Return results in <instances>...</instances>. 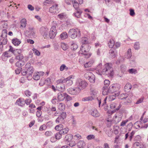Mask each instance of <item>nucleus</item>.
I'll return each instance as SVG.
<instances>
[{"label": "nucleus", "mask_w": 148, "mask_h": 148, "mask_svg": "<svg viewBox=\"0 0 148 148\" xmlns=\"http://www.w3.org/2000/svg\"><path fill=\"white\" fill-rule=\"evenodd\" d=\"M102 64L100 63L99 64L97 67V69H98L97 73L99 75H111V73L113 71V69L112 67L111 64L110 63H106L104 66V68L101 71L100 69L101 68L102 66Z\"/></svg>", "instance_id": "obj_1"}, {"label": "nucleus", "mask_w": 148, "mask_h": 148, "mask_svg": "<svg viewBox=\"0 0 148 148\" xmlns=\"http://www.w3.org/2000/svg\"><path fill=\"white\" fill-rule=\"evenodd\" d=\"M25 69H23L21 71V73L23 75H26L27 79L32 78V74L34 69L33 66H31L30 63H27L25 65Z\"/></svg>", "instance_id": "obj_2"}, {"label": "nucleus", "mask_w": 148, "mask_h": 148, "mask_svg": "<svg viewBox=\"0 0 148 148\" xmlns=\"http://www.w3.org/2000/svg\"><path fill=\"white\" fill-rule=\"evenodd\" d=\"M87 85L88 84L85 81L78 79L76 81L75 86L79 92L81 90L85 89Z\"/></svg>", "instance_id": "obj_3"}, {"label": "nucleus", "mask_w": 148, "mask_h": 148, "mask_svg": "<svg viewBox=\"0 0 148 148\" xmlns=\"http://www.w3.org/2000/svg\"><path fill=\"white\" fill-rule=\"evenodd\" d=\"M88 39L86 37L82 38V45L81 46L80 50L83 52H88L90 50V47L88 44Z\"/></svg>", "instance_id": "obj_4"}, {"label": "nucleus", "mask_w": 148, "mask_h": 148, "mask_svg": "<svg viewBox=\"0 0 148 148\" xmlns=\"http://www.w3.org/2000/svg\"><path fill=\"white\" fill-rule=\"evenodd\" d=\"M68 35L71 38L74 39L80 36V32L78 29H70L68 32Z\"/></svg>", "instance_id": "obj_5"}, {"label": "nucleus", "mask_w": 148, "mask_h": 148, "mask_svg": "<svg viewBox=\"0 0 148 148\" xmlns=\"http://www.w3.org/2000/svg\"><path fill=\"white\" fill-rule=\"evenodd\" d=\"M98 92L95 90L93 89L91 90V96H89L83 98L82 100L83 101H92L93 99L96 96Z\"/></svg>", "instance_id": "obj_6"}, {"label": "nucleus", "mask_w": 148, "mask_h": 148, "mask_svg": "<svg viewBox=\"0 0 148 148\" xmlns=\"http://www.w3.org/2000/svg\"><path fill=\"white\" fill-rule=\"evenodd\" d=\"M120 88V85L119 84H112L109 87V91L110 93H113L118 91Z\"/></svg>", "instance_id": "obj_7"}, {"label": "nucleus", "mask_w": 148, "mask_h": 148, "mask_svg": "<svg viewBox=\"0 0 148 148\" xmlns=\"http://www.w3.org/2000/svg\"><path fill=\"white\" fill-rule=\"evenodd\" d=\"M49 32L48 29L45 27H42L40 29V34L44 38L48 36Z\"/></svg>", "instance_id": "obj_8"}, {"label": "nucleus", "mask_w": 148, "mask_h": 148, "mask_svg": "<svg viewBox=\"0 0 148 148\" xmlns=\"http://www.w3.org/2000/svg\"><path fill=\"white\" fill-rule=\"evenodd\" d=\"M57 34V30L56 26H52L51 27L49 32V36L51 39H53L56 36Z\"/></svg>", "instance_id": "obj_9"}, {"label": "nucleus", "mask_w": 148, "mask_h": 148, "mask_svg": "<svg viewBox=\"0 0 148 148\" xmlns=\"http://www.w3.org/2000/svg\"><path fill=\"white\" fill-rule=\"evenodd\" d=\"M58 5L57 4H55L52 5L49 9L50 12L55 14L59 12Z\"/></svg>", "instance_id": "obj_10"}, {"label": "nucleus", "mask_w": 148, "mask_h": 148, "mask_svg": "<svg viewBox=\"0 0 148 148\" xmlns=\"http://www.w3.org/2000/svg\"><path fill=\"white\" fill-rule=\"evenodd\" d=\"M73 76L70 75L66 78L64 79V82L66 83V85L67 86H70L72 85L73 84V81L72 79Z\"/></svg>", "instance_id": "obj_11"}, {"label": "nucleus", "mask_w": 148, "mask_h": 148, "mask_svg": "<svg viewBox=\"0 0 148 148\" xmlns=\"http://www.w3.org/2000/svg\"><path fill=\"white\" fill-rule=\"evenodd\" d=\"M67 91L69 94L72 95H77L79 93L75 87V88H68Z\"/></svg>", "instance_id": "obj_12"}, {"label": "nucleus", "mask_w": 148, "mask_h": 148, "mask_svg": "<svg viewBox=\"0 0 148 148\" xmlns=\"http://www.w3.org/2000/svg\"><path fill=\"white\" fill-rule=\"evenodd\" d=\"M15 104L21 107L25 105V101L24 99L20 98L17 100Z\"/></svg>", "instance_id": "obj_13"}, {"label": "nucleus", "mask_w": 148, "mask_h": 148, "mask_svg": "<svg viewBox=\"0 0 148 148\" xmlns=\"http://www.w3.org/2000/svg\"><path fill=\"white\" fill-rule=\"evenodd\" d=\"M75 10L76 12L73 14V15L77 18H80L82 13V11L80 9Z\"/></svg>", "instance_id": "obj_14"}, {"label": "nucleus", "mask_w": 148, "mask_h": 148, "mask_svg": "<svg viewBox=\"0 0 148 148\" xmlns=\"http://www.w3.org/2000/svg\"><path fill=\"white\" fill-rule=\"evenodd\" d=\"M7 34V31L5 29H3L2 32V34L1 35L2 36L4 37L3 39V43L5 44L6 43V41L7 40V39L6 38Z\"/></svg>", "instance_id": "obj_15"}, {"label": "nucleus", "mask_w": 148, "mask_h": 148, "mask_svg": "<svg viewBox=\"0 0 148 148\" xmlns=\"http://www.w3.org/2000/svg\"><path fill=\"white\" fill-rule=\"evenodd\" d=\"M86 145V143L84 140H79L77 143V146L79 148H84Z\"/></svg>", "instance_id": "obj_16"}, {"label": "nucleus", "mask_w": 148, "mask_h": 148, "mask_svg": "<svg viewBox=\"0 0 148 148\" xmlns=\"http://www.w3.org/2000/svg\"><path fill=\"white\" fill-rule=\"evenodd\" d=\"M133 146L135 148H143V145L141 142H136L133 144Z\"/></svg>", "instance_id": "obj_17"}, {"label": "nucleus", "mask_w": 148, "mask_h": 148, "mask_svg": "<svg viewBox=\"0 0 148 148\" xmlns=\"http://www.w3.org/2000/svg\"><path fill=\"white\" fill-rule=\"evenodd\" d=\"M90 113L92 115L95 117H97L99 116V113L96 109L92 110L90 112Z\"/></svg>", "instance_id": "obj_18"}, {"label": "nucleus", "mask_w": 148, "mask_h": 148, "mask_svg": "<svg viewBox=\"0 0 148 148\" xmlns=\"http://www.w3.org/2000/svg\"><path fill=\"white\" fill-rule=\"evenodd\" d=\"M58 98L59 101H63L65 98V93L60 92L58 94Z\"/></svg>", "instance_id": "obj_19"}, {"label": "nucleus", "mask_w": 148, "mask_h": 148, "mask_svg": "<svg viewBox=\"0 0 148 148\" xmlns=\"http://www.w3.org/2000/svg\"><path fill=\"white\" fill-rule=\"evenodd\" d=\"M71 48L72 50H75L77 48L78 46L73 41L70 42Z\"/></svg>", "instance_id": "obj_20"}, {"label": "nucleus", "mask_w": 148, "mask_h": 148, "mask_svg": "<svg viewBox=\"0 0 148 148\" xmlns=\"http://www.w3.org/2000/svg\"><path fill=\"white\" fill-rule=\"evenodd\" d=\"M21 25L20 28H25L26 27L27 24V20L25 18L22 19L20 21Z\"/></svg>", "instance_id": "obj_21"}, {"label": "nucleus", "mask_w": 148, "mask_h": 148, "mask_svg": "<svg viewBox=\"0 0 148 148\" xmlns=\"http://www.w3.org/2000/svg\"><path fill=\"white\" fill-rule=\"evenodd\" d=\"M68 34L66 32H63L60 35V38L62 40H64L66 39L68 37Z\"/></svg>", "instance_id": "obj_22"}, {"label": "nucleus", "mask_w": 148, "mask_h": 148, "mask_svg": "<svg viewBox=\"0 0 148 148\" xmlns=\"http://www.w3.org/2000/svg\"><path fill=\"white\" fill-rule=\"evenodd\" d=\"M132 88V86L129 83H127L124 87V90L126 92H129Z\"/></svg>", "instance_id": "obj_23"}, {"label": "nucleus", "mask_w": 148, "mask_h": 148, "mask_svg": "<svg viewBox=\"0 0 148 148\" xmlns=\"http://www.w3.org/2000/svg\"><path fill=\"white\" fill-rule=\"evenodd\" d=\"M132 54L131 49H129L128 50L127 52L126 53V54L125 55V57L127 59L130 58L132 56Z\"/></svg>", "instance_id": "obj_24"}, {"label": "nucleus", "mask_w": 148, "mask_h": 148, "mask_svg": "<svg viewBox=\"0 0 148 148\" xmlns=\"http://www.w3.org/2000/svg\"><path fill=\"white\" fill-rule=\"evenodd\" d=\"M102 89V94L103 95H107L108 93H110L109 91V88H108V87L106 86H104Z\"/></svg>", "instance_id": "obj_25"}, {"label": "nucleus", "mask_w": 148, "mask_h": 148, "mask_svg": "<svg viewBox=\"0 0 148 148\" xmlns=\"http://www.w3.org/2000/svg\"><path fill=\"white\" fill-rule=\"evenodd\" d=\"M110 56L111 58H115L116 56L117 52L114 51L112 49H110L109 51Z\"/></svg>", "instance_id": "obj_26"}, {"label": "nucleus", "mask_w": 148, "mask_h": 148, "mask_svg": "<svg viewBox=\"0 0 148 148\" xmlns=\"http://www.w3.org/2000/svg\"><path fill=\"white\" fill-rule=\"evenodd\" d=\"M119 94V93L118 92L117 94L114 93V95H110L109 97H108V98L110 101H112L114 99H115L116 98V96H117Z\"/></svg>", "instance_id": "obj_27"}, {"label": "nucleus", "mask_w": 148, "mask_h": 148, "mask_svg": "<svg viewBox=\"0 0 148 148\" xmlns=\"http://www.w3.org/2000/svg\"><path fill=\"white\" fill-rule=\"evenodd\" d=\"M12 42L15 46H17L18 45L21 43V41L17 38L12 39Z\"/></svg>", "instance_id": "obj_28"}, {"label": "nucleus", "mask_w": 148, "mask_h": 148, "mask_svg": "<svg viewBox=\"0 0 148 148\" xmlns=\"http://www.w3.org/2000/svg\"><path fill=\"white\" fill-rule=\"evenodd\" d=\"M73 139L72 135L70 134H67L65 137V140L67 142L71 141Z\"/></svg>", "instance_id": "obj_29"}, {"label": "nucleus", "mask_w": 148, "mask_h": 148, "mask_svg": "<svg viewBox=\"0 0 148 148\" xmlns=\"http://www.w3.org/2000/svg\"><path fill=\"white\" fill-rule=\"evenodd\" d=\"M58 109L61 111H64L65 108V105L63 103H60L58 105Z\"/></svg>", "instance_id": "obj_30"}, {"label": "nucleus", "mask_w": 148, "mask_h": 148, "mask_svg": "<svg viewBox=\"0 0 148 148\" xmlns=\"http://www.w3.org/2000/svg\"><path fill=\"white\" fill-rule=\"evenodd\" d=\"M25 64V62L23 61L20 60L16 64V65L18 67H21Z\"/></svg>", "instance_id": "obj_31"}, {"label": "nucleus", "mask_w": 148, "mask_h": 148, "mask_svg": "<svg viewBox=\"0 0 148 148\" xmlns=\"http://www.w3.org/2000/svg\"><path fill=\"white\" fill-rule=\"evenodd\" d=\"M56 122L57 123H63L64 122V119L60 116H59L56 120Z\"/></svg>", "instance_id": "obj_32"}, {"label": "nucleus", "mask_w": 148, "mask_h": 148, "mask_svg": "<svg viewBox=\"0 0 148 148\" xmlns=\"http://www.w3.org/2000/svg\"><path fill=\"white\" fill-rule=\"evenodd\" d=\"M69 130V129L68 128L66 127L64 129L62 128L59 131L60 132V133H61L62 134H65L67 133Z\"/></svg>", "instance_id": "obj_33"}, {"label": "nucleus", "mask_w": 148, "mask_h": 148, "mask_svg": "<svg viewBox=\"0 0 148 148\" xmlns=\"http://www.w3.org/2000/svg\"><path fill=\"white\" fill-rule=\"evenodd\" d=\"M93 74L91 72H88L85 74L84 77L86 79H88Z\"/></svg>", "instance_id": "obj_34"}, {"label": "nucleus", "mask_w": 148, "mask_h": 148, "mask_svg": "<svg viewBox=\"0 0 148 148\" xmlns=\"http://www.w3.org/2000/svg\"><path fill=\"white\" fill-rule=\"evenodd\" d=\"M114 45V42L112 39H111L108 43V45L110 48H112Z\"/></svg>", "instance_id": "obj_35"}, {"label": "nucleus", "mask_w": 148, "mask_h": 148, "mask_svg": "<svg viewBox=\"0 0 148 148\" xmlns=\"http://www.w3.org/2000/svg\"><path fill=\"white\" fill-rule=\"evenodd\" d=\"M134 48L136 50H138L140 48V44L138 42H137L135 43L134 45Z\"/></svg>", "instance_id": "obj_36"}, {"label": "nucleus", "mask_w": 148, "mask_h": 148, "mask_svg": "<svg viewBox=\"0 0 148 148\" xmlns=\"http://www.w3.org/2000/svg\"><path fill=\"white\" fill-rule=\"evenodd\" d=\"M63 128V126L62 124H60L57 125L55 127V129L57 131H60Z\"/></svg>", "instance_id": "obj_37"}, {"label": "nucleus", "mask_w": 148, "mask_h": 148, "mask_svg": "<svg viewBox=\"0 0 148 148\" xmlns=\"http://www.w3.org/2000/svg\"><path fill=\"white\" fill-rule=\"evenodd\" d=\"M33 78L35 80H38L40 79V77L38 74V73H36L34 74Z\"/></svg>", "instance_id": "obj_38"}, {"label": "nucleus", "mask_w": 148, "mask_h": 148, "mask_svg": "<svg viewBox=\"0 0 148 148\" xmlns=\"http://www.w3.org/2000/svg\"><path fill=\"white\" fill-rule=\"evenodd\" d=\"M73 6L75 9L77 10L80 9L79 8V3L77 2L76 3H74L73 4Z\"/></svg>", "instance_id": "obj_39"}, {"label": "nucleus", "mask_w": 148, "mask_h": 148, "mask_svg": "<svg viewBox=\"0 0 148 148\" xmlns=\"http://www.w3.org/2000/svg\"><path fill=\"white\" fill-rule=\"evenodd\" d=\"M88 79L91 83H94L95 80V75L93 74V75H91V77H90Z\"/></svg>", "instance_id": "obj_40"}, {"label": "nucleus", "mask_w": 148, "mask_h": 148, "mask_svg": "<svg viewBox=\"0 0 148 148\" xmlns=\"http://www.w3.org/2000/svg\"><path fill=\"white\" fill-rule=\"evenodd\" d=\"M66 16V14L64 13H61L59 14L58 15V17L60 19L62 20Z\"/></svg>", "instance_id": "obj_41"}, {"label": "nucleus", "mask_w": 148, "mask_h": 148, "mask_svg": "<svg viewBox=\"0 0 148 148\" xmlns=\"http://www.w3.org/2000/svg\"><path fill=\"white\" fill-rule=\"evenodd\" d=\"M128 71L130 74H136L137 72V70L135 69H129Z\"/></svg>", "instance_id": "obj_42"}, {"label": "nucleus", "mask_w": 148, "mask_h": 148, "mask_svg": "<svg viewBox=\"0 0 148 148\" xmlns=\"http://www.w3.org/2000/svg\"><path fill=\"white\" fill-rule=\"evenodd\" d=\"M126 68L125 65H121L120 66V70L121 72L124 73L126 71Z\"/></svg>", "instance_id": "obj_43"}, {"label": "nucleus", "mask_w": 148, "mask_h": 148, "mask_svg": "<svg viewBox=\"0 0 148 148\" xmlns=\"http://www.w3.org/2000/svg\"><path fill=\"white\" fill-rule=\"evenodd\" d=\"M60 69L61 71H62L64 69L67 70L68 69V68L65 64H63L60 66Z\"/></svg>", "instance_id": "obj_44"}, {"label": "nucleus", "mask_w": 148, "mask_h": 148, "mask_svg": "<svg viewBox=\"0 0 148 148\" xmlns=\"http://www.w3.org/2000/svg\"><path fill=\"white\" fill-rule=\"evenodd\" d=\"M55 137L57 139L59 140L62 137V134L60 133L59 131V132L56 133L55 135Z\"/></svg>", "instance_id": "obj_45"}, {"label": "nucleus", "mask_w": 148, "mask_h": 148, "mask_svg": "<svg viewBox=\"0 0 148 148\" xmlns=\"http://www.w3.org/2000/svg\"><path fill=\"white\" fill-rule=\"evenodd\" d=\"M16 59L18 60H22L23 58V56L22 54H21L16 56Z\"/></svg>", "instance_id": "obj_46"}, {"label": "nucleus", "mask_w": 148, "mask_h": 148, "mask_svg": "<svg viewBox=\"0 0 148 148\" xmlns=\"http://www.w3.org/2000/svg\"><path fill=\"white\" fill-rule=\"evenodd\" d=\"M21 50L20 49H16L15 51H14V54L16 56V55L21 54Z\"/></svg>", "instance_id": "obj_47"}, {"label": "nucleus", "mask_w": 148, "mask_h": 148, "mask_svg": "<svg viewBox=\"0 0 148 148\" xmlns=\"http://www.w3.org/2000/svg\"><path fill=\"white\" fill-rule=\"evenodd\" d=\"M25 94L27 97H30L31 94L32 92L28 90H26L24 92Z\"/></svg>", "instance_id": "obj_48"}, {"label": "nucleus", "mask_w": 148, "mask_h": 148, "mask_svg": "<svg viewBox=\"0 0 148 148\" xmlns=\"http://www.w3.org/2000/svg\"><path fill=\"white\" fill-rule=\"evenodd\" d=\"M58 100L56 97H53L51 100L52 103L53 104H56Z\"/></svg>", "instance_id": "obj_49"}, {"label": "nucleus", "mask_w": 148, "mask_h": 148, "mask_svg": "<svg viewBox=\"0 0 148 148\" xmlns=\"http://www.w3.org/2000/svg\"><path fill=\"white\" fill-rule=\"evenodd\" d=\"M92 63L90 61L86 62L84 64V66L85 68H88L91 67L92 65Z\"/></svg>", "instance_id": "obj_50"}, {"label": "nucleus", "mask_w": 148, "mask_h": 148, "mask_svg": "<svg viewBox=\"0 0 148 148\" xmlns=\"http://www.w3.org/2000/svg\"><path fill=\"white\" fill-rule=\"evenodd\" d=\"M61 47L62 49L64 50H66L68 49V46L64 43H62L61 44Z\"/></svg>", "instance_id": "obj_51"}, {"label": "nucleus", "mask_w": 148, "mask_h": 148, "mask_svg": "<svg viewBox=\"0 0 148 148\" xmlns=\"http://www.w3.org/2000/svg\"><path fill=\"white\" fill-rule=\"evenodd\" d=\"M46 129V125L45 124H43L40 126L39 130L40 131H43L45 130Z\"/></svg>", "instance_id": "obj_52"}, {"label": "nucleus", "mask_w": 148, "mask_h": 148, "mask_svg": "<svg viewBox=\"0 0 148 148\" xmlns=\"http://www.w3.org/2000/svg\"><path fill=\"white\" fill-rule=\"evenodd\" d=\"M53 133L51 131H47L45 134L47 137H49L52 136L53 135Z\"/></svg>", "instance_id": "obj_53"}, {"label": "nucleus", "mask_w": 148, "mask_h": 148, "mask_svg": "<svg viewBox=\"0 0 148 148\" xmlns=\"http://www.w3.org/2000/svg\"><path fill=\"white\" fill-rule=\"evenodd\" d=\"M65 98L67 101H69L72 99V97L69 95H68L67 94L65 93Z\"/></svg>", "instance_id": "obj_54"}, {"label": "nucleus", "mask_w": 148, "mask_h": 148, "mask_svg": "<svg viewBox=\"0 0 148 148\" xmlns=\"http://www.w3.org/2000/svg\"><path fill=\"white\" fill-rule=\"evenodd\" d=\"M33 52L37 56H39L40 55V52L36 49L33 48Z\"/></svg>", "instance_id": "obj_55"}, {"label": "nucleus", "mask_w": 148, "mask_h": 148, "mask_svg": "<svg viewBox=\"0 0 148 148\" xmlns=\"http://www.w3.org/2000/svg\"><path fill=\"white\" fill-rule=\"evenodd\" d=\"M104 86H106L108 87L110 84V81L108 79H106L104 82Z\"/></svg>", "instance_id": "obj_56"}, {"label": "nucleus", "mask_w": 148, "mask_h": 148, "mask_svg": "<svg viewBox=\"0 0 148 148\" xmlns=\"http://www.w3.org/2000/svg\"><path fill=\"white\" fill-rule=\"evenodd\" d=\"M29 32L31 36H34L35 34V32H34L33 28H29Z\"/></svg>", "instance_id": "obj_57"}, {"label": "nucleus", "mask_w": 148, "mask_h": 148, "mask_svg": "<svg viewBox=\"0 0 148 148\" xmlns=\"http://www.w3.org/2000/svg\"><path fill=\"white\" fill-rule=\"evenodd\" d=\"M117 105V103H112L110 105V107L111 109H113Z\"/></svg>", "instance_id": "obj_58"}, {"label": "nucleus", "mask_w": 148, "mask_h": 148, "mask_svg": "<svg viewBox=\"0 0 148 148\" xmlns=\"http://www.w3.org/2000/svg\"><path fill=\"white\" fill-rule=\"evenodd\" d=\"M135 140L137 141H140L141 140V137L139 135L136 136L134 138Z\"/></svg>", "instance_id": "obj_59"}, {"label": "nucleus", "mask_w": 148, "mask_h": 148, "mask_svg": "<svg viewBox=\"0 0 148 148\" xmlns=\"http://www.w3.org/2000/svg\"><path fill=\"white\" fill-rule=\"evenodd\" d=\"M25 101V104L29 105L32 102V100L30 99H27Z\"/></svg>", "instance_id": "obj_60"}, {"label": "nucleus", "mask_w": 148, "mask_h": 148, "mask_svg": "<svg viewBox=\"0 0 148 148\" xmlns=\"http://www.w3.org/2000/svg\"><path fill=\"white\" fill-rule=\"evenodd\" d=\"M95 138V136L93 135L90 134L88 135L86 137V138L88 140H91L94 139Z\"/></svg>", "instance_id": "obj_61"}, {"label": "nucleus", "mask_w": 148, "mask_h": 148, "mask_svg": "<svg viewBox=\"0 0 148 148\" xmlns=\"http://www.w3.org/2000/svg\"><path fill=\"white\" fill-rule=\"evenodd\" d=\"M130 15L132 16H134V15L135 14V13L134 10L132 9H130Z\"/></svg>", "instance_id": "obj_62"}, {"label": "nucleus", "mask_w": 148, "mask_h": 148, "mask_svg": "<svg viewBox=\"0 0 148 148\" xmlns=\"http://www.w3.org/2000/svg\"><path fill=\"white\" fill-rule=\"evenodd\" d=\"M60 116H61L62 118H63V119H64L66 117V113L65 112H62V113L60 115Z\"/></svg>", "instance_id": "obj_63"}, {"label": "nucleus", "mask_w": 148, "mask_h": 148, "mask_svg": "<svg viewBox=\"0 0 148 148\" xmlns=\"http://www.w3.org/2000/svg\"><path fill=\"white\" fill-rule=\"evenodd\" d=\"M144 99V97H142L139 99L138 100H137V101L136 102V104H138L141 103L143 102Z\"/></svg>", "instance_id": "obj_64"}]
</instances>
